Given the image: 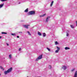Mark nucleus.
<instances>
[{"label": "nucleus", "instance_id": "nucleus-1", "mask_svg": "<svg viewBox=\"0 0 77 77\" xmlns=\"http://www.w3.org/2000/svg\"><path fill=\"white\" fill-rule=\"evenodd\" d=\"M12 68H11L8 69L7 71H5L4 72V73L5 75H6L8 73H9L12 71Z\"/></svg>", "mask_w": 77, "mask_h": 77}, {"label": "nucleus", "instance_id": "nucleus-2", "mask_svg": "<svg viewBox=\"0 0 77 77\" xmlns=\"http://www.w3.org/2000/svg\"><path fill=\"white\" fill-rule=\"evenodd\" d=\"M35 12L34 11H31L28 13V15H35Z\"/></svg>", "mask_w": 77, "mask_h": 77}, {"label": "nucleus", "instance_id": "nucleus-3", "mask_svg": "<svg viewBox=\"0 0 77 77\" xmlns=\"http://www.w3.org/2000/svg\"><path fill=\"white\" fill-rule=\"evenodd\" d=\"M42 55H41L38 57L36 59V61H38V60L41 59H42Z\"/></svg>", "mask_w": 77, "mask_h": 77}, {"label": "nucleus", "instance_id": "nucleus-4", "mask_svg": "<svg viewBox=\"0 0 77 77\" xmlns=\"http://www.w3.org/2000/svg\"><path fill=\"white\" fill-rule=\"evenodd\" d=\"M30 26V25H24L23 26L24 27L26 28V29H28V26Z\"/></svg>", "mask_w": 77, "mask_h": 77}, {"label": "nucleus", "instance_id": "nucleus-5", "mask_svg": "<svg viewBox=\"0 0 77 77\" xmlns=\"http://www.w3.org/2000/svg\"><path fill=\"white\" fill-rule=\"evenodd\" d=\"M62 69H63L64 70H65L66 68H67V67L65 66H63L62 67Z\"/></svg>", "mask_w": 77, "mask_h": 77}, {"label": "nucleus", "instance_id": "nucleus-6", "mask_svg": "<svg viewBox=\"0 0 77 77\" xmlns=\"http://www.w3.org/2000/svg\"><path fill=\"white\" fill-rule=\"evenodd\" d=\"M69 31H67L66 32V35L67 36H69Z\"/></svg>", "mask_w": 77, "mask_h": 77}, {"label": "nucleus", "instance_id": "nucleus-7", "mask_svg": "<svg viewBox=\"0 0 77 77\" xmlns=\"http://www.w3.org/2000/svg\"><path fill=\"white\" fill-rule=\"evenodd\" d=\"M50 19V17H48L46 19V22H48V20H49V19Z\"/></svg>", "mask_w": 77, "mask_h": 77}, {"label": "nucleus", "instance_id": "nucleus-8", "mask_svg": "<svg viewBox=\"0 0 77 77\" xmlns=\"http://www.w3.org/2000/svg\"><path fill=\"white\" fill-rule=\"evenodd\" d=\"M77 77V71L75 72L74 77Z\"/></svg>", "mask_w": 77, "mask_h": 77}, {"label": "nucleus", "instance_id": "nucleus-9", "mask_svg": "<svg viewBox=\"0 0 77 77\" xmlns=\"http://www.w3.org/2000/svg\"><path fill=\"white\" fill-rule=\"evenodd\" d=\"M54 3V1H53L51 2V7L52 6H53V3Z\"/></svg>", "mask_w": 77, "mask_h": 77}, {"label": "nucleus", "instance_id": "nucleus-10", "mask_svg": "<svg viewBox=\"0 0 77 77\" xmlns=\"http://www.w3.org/2000/svg\"><path fill=\"white\" fill-rule=\"evenodd\" d=\"M65 50H69V49H70V48L69 47H66L65 48Z\"/></svg>", "mask_w": 77, "mask_h": 77}, {"label": "nucleus", "instance_id": "nucleus-11", "mask_svg": "<svg viewBox=\"0 0 77 77\" xmlns=\"http://www.w3.org/2000/svg\"><path fill=\"white\" fill-rule=\"evenodd\" d=\"M38 35H39V36H42V34L41 33L39 32H38Z\"/></svg>", "mask_w": 77, "mask_h": 77}, {"label": "nucleus", "instance_id": "nucleus-12", "mask_svg": "<svg viewBox=\"0 0 77 77\" xmlns=\"http://www.w3.org/2000/svg\"><path fill=\"white\" fill-rule=\"evenodd\" d=\"M43 37H45L46 36V34H45V33H43Z\"/></svg>", "mask_w": 77, "mask_h": 77}, {"label": "nucleus", "instance_id": "nucleus-13", "mask_svg": "<svg viewBox=\"0 0 77 77\" xmlns=\"http://www.w3.org/2000/svg\"><path fill=\"white\" fill-rule=\"evenodd\" d=\"M45 15H46L45 14H43L42 15H40V17H44V16H45Z\"/></svg>", "mask_w": 77, "mask_h": 77}, {"label": "nucleus", "instance_id": "nucleus-14", "mask_svg": "<svg viewBox=\"0 0 77 77\" xmlns=\"http://www.w3.org/2000/svg\"><path fill=\"white\" fill-rule=\"evenodd\" d=\"M4 4H1L0 5V8H1L3 6Z\"/></svg>", "mask_w": 77, "mask_h": 77}, {"label": "nucleus", "instance_id": "nucleus-15", "mask_svg": "<svg viewBox=\"0 0 77 77\" xmlns=\"http://www.w3.org/2000/svg\"><path fill=\"white\" fill-rule=\"evenodd\" d=\"M29 9L27 8L26 9L25 11L24 12H28V10Z\"/></svg>", "mask_w": 77, "mask_h": 77}, {"label": "nucleus", "instance_id": "nucleus-16", "mask_svg": "<svg viewBox=\"0 0 77 77\" xmlns=\"http://www.w3.org/2000/svg\"><path fill=\"white\" fill-rule=\"evenodd\" d=\"M11 35H13V36H15L16 35V34L15 33H11Z\"/></svg>", "mask_w": 77, "mask_h": 77}, {"label": "nucleus", "instance_id": "nucleus-17", "mask_svg": "<svg viewBox=\"0 0 77 77\" xmlns=\"http://www.w3.org/2000/svg\"><path fill=\"white\" fill-rule=\"evenodd\" d=\"M12 55L11 54H10L9 55V59H11L12 58Z\"/></svg>", "mask_w": 77, "mask_h": 77}, {"label": "nucleus", "instance_id": "nucleus-18", "mask_svg": "<svg viewBox=\"0 0 77 77\" xmlns=\"http://www.w3.org/2000/svg\"><path fill=\"white\" fill-rule=\"evenodd\" d=\"M70 27L71 28H72V29H74V26L73 25H70Z\"/></svg>", "mask_w": 77, "mask_h": 77}, {"label": "nucleus", "instance_id": "nucleus-19", "mask_svg": "<svg viewBox=\"0 0 77 77\" xmlns=\"http://www.w3.org/2000/svg\"><path fill=\"white\" fill-rule=\"evenodd\" d=\"M56 47L57 48V50L59 51V50H60V48L57 46Z\"/></svg>", "mask_w": 77, "mask_h": 77}, {"label": "nucleus", "instance_id": "nucleus-20", "mask_svg": "<svg viewBox=\"0 0 77 77\" xmlns=\"http://www.w3.org/2000/svg\"><path fill=\"white\" fill-rule=\"evenodd\" d=\"M0 69H2V70H4V69H3V67H2V66H0Z\"/></svg>", "mask_w": 77, "mask_h": 77}, {"label": "nucleus", "instance_id": "nucleus-21", "mask_svg": "<svg viewBox=\"0 0 77 77\" xmlns=\"http://www.w3.org/2000/svg\"><path fill=\"white\" fill-rule=\"evenodd\" d=\"M55 45H57V44H59V43L57 42V41L55 42Z\"/></svg>", "mask_w": 77, "mask_h": 77}, {"label": "nucleus", "instance_id": "nucleus-22", "mask_svg": "<svg viewBox=\"0 0 77 77\" xmlns=\"http://www.w3.org/2000/svg\"><path fill=\"white\" fill-rule=\"evenodd\" d=\"M2 34H7V33L4 32H2Z\"/></svg>", "mask_w": 77, "mask_h": 77}, {"label": "nucleus", "instance_id": "nucleus-23", "mask_svg": "<svg viewBox=\"0 0 77 77\" xmlns=\"http://www.w3.org/2000/svg\"><path fill=\"white\" fill-rule=\"evenodd\" d=\"M27 32L28 34H29V35H31V34L30 33V32L29 31H27Z\"/></svg>", "mask_w": 77, "mask_h": 77}, {"label": "nucleus", "instance_id": "nucleus-24", "mask_svg": "<svg viewBox=\"0 0 77 77\" xmlns=\"http://www.w3.org/2000/svg\"><path fill=\"white\" fill-rule=\"evenodd\" d=\"M75 70V69H72L71 70V71L72 72Z\"/></svg>", "mask_w": 77, "mask_h": 77}, {"label": "nucleus", "instance_id": "nucleus-25", "mask_svg": "<svg viewBox=\"0 0 77 77\" xmlns=\"http://www.w3.org/2000/svg\"><path fill=\"white\" fill-rule=\"evenodd\" d=\"M47 48V50H48V51H50V49L48 48Z\"/></svg>", "mask_w": 77, "mask_h": 77}, {"label": "nucleus", "instance_id": "nucleus-26", "mask_svg": "<svg viewBox=\"0 0 77 77\" xmlns=\"http://www.w3.org/2000/svg\"><path fill=\"white\" fill-rule=\"evenodd\" d=\"M59 51L58 50H56L55 51V53H58V52H59Z\"/></svg>", "mask_w": 77, "mask_h": 77}, {"label": "nucleus", "instance_id": "nucleus-27", "mask_svg": "<svg viewBox=\"0 0 77 77\" xmlns=\"http://www.w3.org/2000/svg\"><path fill=\"white\" fill-rule=\"evenodd\" d=\"M51 68V66H49V68Z\"/></svg>", "mask_w": 77, "mask_h": 77}, {"label": "nucleus", "instance_id": "nucleus-28", "mask_svg": "<svg viewBox=\"0 0 77 77\" xmlns=\"http://www.w3.org/2000/svg\"><path fill=\"white\" fill-rule=\"evenodd\" d=\"M0 1H1V2H5V0H0Z\"/></svg>", "mask_w": 77, "mask_h": 77}, {"label": "nucleus", "instance_id": "nucleus-29", "mask_svg": "<svg viewBox=\"0 0 77 77\" xmlns=\"http://www.w3.org/2000/svg\"><path fill=\"white\" fill-rule=\"evenodd\" d=\"M76 26H77V21H76Z\"/></svg>", "mask_w": 77, "mask_h": 77}, {"label": "nucleus", "instance_id": "nucleus-30", "mask_svg": "<svg viewBox=\"0 0 77 77\" xmlns=\"http://www.w3.org/2000/svg\"><path fill=\"white\" fill-rule=\"evenodd\" d=\"M21 48H19V51H21Z\"/></svg>", "mask_w": 77, "mask_h": 77}, {"label": "nucleus", "instance_id": "nucleus-31", "mask_svg": "<svg viewBox=\"0 0 77 77\" xmlns=\"http://www.w3.org/2000/svg\"><path fill=\"white\" fill-rule=\"evenodd\" d=\"M19 33H22V32H19Z\"/></svg>", "mask_w": 77, "mask_h": 77}, {"label": "nucleus", "instance_id": "nucleus-32", "mask_svg": "<svg viewBox=\"0 0 77 77\" xmlns=\"http://www.w3.org/2000/svg\"><path fill=\"white\" fill-rule=\"evenodd\" d=\"M17 38H19V36H17Z\"/></svg>", "mask_w": 77, "mask_h": 77}, {"label": "nucleus", "instance_id": "nucleus-33", "mask_svg": "<svg viewBox=\"0 0 77 77\" xmlns=\"http://www.w3.org/2000/svg\"><path fill=\"white\" fill-rule=\"evenodd\" d=\"M7 45H8H8H9V44L8 43H7Z\"/></svg>", "mask_w": 77, "mask_h": 77}, {"label": "nucleus", "instance_id": "nucleus-34", "mask_svg": "<svg viewBox=\"0 0 77 77\" xmlns=\"http://www.w3.org/2000/svg\"><path fill=\"white\" fill-rule=\"evenodd\" d=\"M1 38H2V36H0V39Z\"/></svg>", "mask_w": 77, "mask_h": 77}, {"label": "nucleus", "instance_id": "nucleus-35", "mask_svg": "<svg viewBox=\"0 0 77 77\" xmlns=\"http://www.w3.org/2000/svg\"><path fill=\"white\" fill-rule=\"evenodd\" d=\"M8 0H4V1L5 2V1H7Z\"/></svg>", "mask_w": 77, "mask_h": 77}, {"label": "nucleus", "instance_id": "nucleus-36", "mask_svg": "<svg viewBox=\"0 0 77 77\" xmlns=\"http://www.w3.org/2000/svg\"><path fill=\"white\" fill-rule=\"evenodd\" d=\"M0 75H1V74H0Z\"/></svg>", "mask_w": 77, "mask_h": 77}]
</instances>
